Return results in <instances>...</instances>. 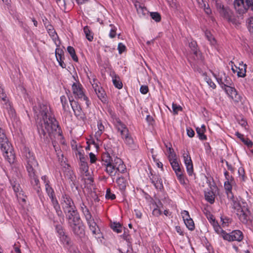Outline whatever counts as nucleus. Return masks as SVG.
<instances>
[{
	"instance_id": "nucleus-1",
	"label": "nucleus",
	"mask_w": 253,
	"mask_h": 253,
	"mask_svg": "<svg viewBox=\"0 0 253 253\" xmlns=\"http://www.w3.org/2000/svg\"><path fill=\"white\" fill-rule=\"evenodd\" d=\"M34 110L37 119L39 120L37 123V127L41 138L46 143L51 140L55 151H59L56 140L62 138V132L51 112L50 107L46 104H40L38 107L34 108Z\"/></svg>"
},
{
	"instance_id": "nucleus-45",
	"label": "nucleus",
	"mask_w": 253,
	"mask_h": 253,
	"mask_svg": "<svg viewBox=\"0 0 253 253\" xmlns=\"http://www.w3.org/2000/svg\"><path fill=\"white\" fill-rule=\"evenodd\" d=\"M230 97L235 102H239L241 100V96L238 94L236 90L235 91L234 94H231Z\"/></svg>"
},
{
	"instance_id": "nucleus-25",
	"label": "nucleus",
	"mask_w": 253,
	"mask_h": 253,
	"mask_svg": "<svg viewBox=\"0 0 253 253\" xmlns=\"http://www.w3.org/2000/svg\"><path fill=\"white\" fill-rule=\"evenodd\" d=\"M80 170L83 174L85 176L89 175L88 167L86 162L83 161L82 163L81 164Z\"/></svg>"
},
{
	"instance_id": "nucleus-16",
	"label": "nucleus",
	"mask_w": 253,
	"mask_h": 253,
	"mask_svg": "<svg viewBox=\"0 0 253 253\" xmlns=\"http://www.w3.org/2000/svg\"><path fill=\"white\" fill-rule=\"evenodd\" d=\"M234 7L239 14H243L246 12V7L244 0H234Z\"/></svg>"
},
{
	"instance_id": "nucleus-51",
	"label": "nucleus",
	"mask_w": 253,
	"mask_h": 253,
	"mask_svg": "<svg viewBox=\"0 0 253 253\" xmlns=\"http://www.w3.org/2000/svg\"><path fill=\"white\" fill-rule=\"evenodd\" d=\"M205 80L212 88L214 89L216 87L215 84L211 81V79L208 77L206 75H205Z\"/></svg>"
},
{
	"instance_id": "nucleus-10",
	"label": "nucleus",
	"mask_w": 253,
	"mask_h": 253,
	"mask_svg": "<svg viewBox=\"0 0 253 253\" xmlns=\"http://www.w3.org/2000/svg\"><path fill=\"white\" fill-rule=\"evenodd\" d=\"M169 162L180 182L181 184H183L184 183L183 175L177 159L172 160Z\"/></svg>"
},
{
	"instance_id": "nucleus-32",
	"label": "nucleus",
	"mask_w": 253,
	"mask_h": 253,
	"mask_svg": "<svg viewBox=\"0 0 253 253\" xmlns=\"http://www.w3.org/2000/svg\"><path fill=\"white\" fill-rule=\"evenodd\" d=\"M205 36L211 45H214L216 44V42L210 31H206L205 32Z\"/></svg>"
},
{
	"instance_id": "nucleus-19",
	"label": "nucleus",
	"mask_w": 253,
	"mask_h": 253,
	"mask_svg": "<svg viewBox=\"0 0 253 253\" xmlns=\"http://www.w3.org/2000/svg\"><path fill=\"white\" fill-rule=\"evenodd\" d=\"M235 67L238 70H236L237 72V75L239 77H245L246 76V69H247V65L243 64V62H241L239 64V66L237 67L236 66Z\"/></svg>"
},
{
	"instance_id": "nucleus-46",
	"label": "nucleus",
	"mask_w": 253,
	"mask_h": 253,
	"mask_svg": "<svg viewBox=\"0 0 253 253\" xmlns=\"http://www.w3.org/2000/svg\"><path fill=\"white\" fill-rule=\"evenodd\" d=\"M226 93L230 97L231 94L234 93L235 91L236 90L234 87H232L231 85L228 87H225L223 88Z\"/></svg>"
},
{
	"instance_id": "nucleus-13",
	"label": "nucleus",
	"mask_w": 253,
	"mask_h": 253,
	"mask_svg": "<svg viewBox=\"0 0 253 253\" xmlns=\"http://www.w3.org/2000/svg\"><path fill=\"white\" fill-rule=\"evenodd\" d=\"M64 212L68 221L80 216L74 204L68 208L67 211L66 210H64Z\"/></svg>"
},
{
	"instance_id": "nucleus-40",
	"label": "nucleus",
	"mask_w": 253,
	"mask_h": 253,
	"mask_svg": "<svg viewBox=\"0 0 253 253\" xmlns=\"http://www.w3.org/2000/svg\"><path fill=\"white\" fill-rule=\"evenodd\" d=\"M12 186L16 196L18 197V195H20L21 192L19 184L14 182L13 183H12Z\"/></svg>"
},
{
	"instance_id": "nucleus-31",
	"label": "nucleus",
	"mask_w": 253,
	"mask_h": 253,
	"mask_svg": "<svg viewBox=\"0 0 253 253\" xmlns=\"http://www.w3.org/2000/svg\"><path fill=\"white\" fill-rule=\"evenodd\" d=\"M112 78L114 85L119 89L122 88L123 87V84L120 81L119 77L115 75V76H113Z\"/></svg>"
},
{
	"instance_id": "nucleus-26",
	"label": "nucleus",
	"mask_w": 253,
	"mask_h": 253,
	"mask_svg": "<svg viewBox=\"0 0 253 253\" xmlns=\"http://www.w3.org/2000/svg\"><path fill=\"white\" fill-rule=\"evenodd\" d=\"M97 127L98 130L95 132V137L97 139L100 137V136L102 134L104 130V126L102 125V123L100 122H98L97 123Z\"/></svg>"
},
{
	"instance_id": "nucleus-24",
	"label": "nucleus",
	"mask_w": 253,
	"mask_h": 253,
	"mask_svg": "<svg viewBox=\"0 0 253 253\" xmlns=\"http://www.w3.org/2000/svg\"><path fill=\"white\" fill-rule=\"evenodd\" d=\"M53 206L56 211V212L58 216H61L62 215V212L60 209V206L58 203L57 200L53 197V198H50Z\"/></svg>"
},
{
	"instance_id": "nucleus-44",
	"label": "nucleus",
	"mask_w": 253,
	"mask_h": 253,
	"mask_svg": "<svg viewBox=\"0 0 253 253\" xmlns=\"http://www.w3.org/2000/svg\"><path fill=\"white\" fill-rule=\"evenodd\" d=\"M150 16L151 18L157 22L161 20V15L158 12H151Z\"/></svg>"
},
{
	"instance_id": "nucleus-8",
	"label": "nucleus",
	"mask_w": 253,
	"mask_h": 253,
	"mask_svg": "<svg viewBox=\"0 0 253 253\" xmlns=\"http://www.w3.org/2000/svg\"><path fill=\"white\" fill-rule=\"evenodd\" d=\"M72 88L73 93L75 97L85 101L87 106H88V100L87 97L84 94L82 85L79 83H74L72 85Z\"/></svg>"
},
{
	"instance_id": "nucleus-12",
	"label": "nucleus",
	"mask_w": 253,
	"mask_h": 253,
	"mask_svg": "<svg viewBox=\"0 0 253 253\" xmlns=\"http://www.w3.org/2000/svg\"><path fill=\"white\" fill-rule=\"evenodd\" d=\"M238 208L237 210V215H238L240 221L243 223H247L249 219V211L248 210L244 211L241 207L238 205L236 207Z\"/></svg>"
},
{
	"instance_id": "nucleus-6",
	"label": "nucleus",
	"mask_w": 253,
	"mask_h": 253,
	"mask_svg": "<svg viewBox=\"0 0 253 253\" xmlns=\"http://www.w3.org/2000/svg\"><path fill=\"white\" fill-rule=\"evenodd\" d=\"M68 223L75 235L80 237L84 235V226L81 222L80 216L68 221Z\"/></svg>"
},
{
	"instance_id": "nucleus-5",
	"label": "nucleus",
	"mask_w": 253,
	"mask_h": 253,
	"mask_svg": "<svg viewBox=\"0 0 253 253\" xmlns=\"http://www.w3.org/2000/svg\"><path fill=\"white\" fill-rule=\"evenodd\" d=\"M112 163L106 168V171L111 176H115L119 173H124L126 170V168L122 160L117 157H114Z\"/></svg>"
},
{
	"instance_id": "nucleus-62",
	"label": "nucleus",
	"mask_w": 253,
	"mask_h": 253,
	"mask_svg": "<svg viewBox=\"0 0 253 253\" xmlns=\"http://www.w3.org/2000/svg\"><path fill=\"white\" fill-rule=\"evenodd\" d=\"M89 158H90V162L91 163H94L96 161V156L95 155L92 153H89Z\"/></svg>"
},
{
	"instance_id": "nucleus-59",
	"label": "nucleus",
	"mask_w": 253,
	"mask_h": 253,
	"mask_svg": "<svg viewBox=\"0 0 253 253\" xmlns=\"http://www.w3.org/2000/svg\"><path fill=\"white\" fill-rule=\"evenodd\" d=\"M0 98L3 101H6V95L3 92V89L0 86Z\"/></svg>"
},
{
	"instance_id": "nucleus-42",
	"label": "nucleus",
	"mask_w": 253,
	"mask_h": 253,
	"mask_svg": "<svg viewBox=\"0 0 253 253\" xmlns=\"http://www.w3.org/2000/svg\"><path fill=\"white\" fill-rule=\"evenodd\" d=\"M45 187L46 191L50 198L54 197V191L48 183H46Z\"/></svg>"
},
{
	"instance_id": "nucleus-22",
	"label": "nucleus",
	"mask_w": 253,
	"mask_h": 253,
	"mask_svg": "<svg viewBox=\"0 0 253 253\" xmlns=\"http://www.w3.org/2000/svg\"><path fill=\"white\" fill-rule=\"evenodd\" d=\"M199 5V6L203 8L205 12L208 15H210L211 13V10L210 8L209 4H207V2L204 0H196Z\"/></svg>"
},
{
	"instance_id": "nucleus-15",
	"label": "nucleus",
	"mask_w": 253,
	"mask_h": 253,
	"mask_svg": "<svg viewBox=\"0 0 253 253\" xmlns=\"http://www.w3.org/2000/svg\"><path fill=\"white\" fill-rule=\"evenodd\" d=\"M217 81L221 85V87L223 89L225 87H228L231 85L232 84L231 79L229 77L226 76L225 74L223 75V77L221 76L220 78H217Z\"/></svg>"
},
{
	"instance_id": "nucleus-63",
	"label": "nucleus",
	"mask_w": 253,
	"mask_h": 253,
	"mask_svg": "<svg viewBox=\"0 0 253 253\" xmlns=\"http://www.w3.org/2000/svg\"><path fill=\"white\" fill-rule=\"evenodd\" d=\"M152 213L154 216H158L161 214V211L159 209L156 208L153 211Z\"/></svg>"
},
{
	"instance_id": "nucleus-14",
	"label": "nucleus",
	"mask_w": 253,
	"mask_h": 253,
	"mask_svg": "<svg viewBox=\"0 0 253 253\" xmlns=\"http://www.w3.org/2000/svg\"><path fill=\"white\" fill-rule=\"evenodd\" d=\"M70 104L74 112L75 115L76 117L80 118V119H83L84 117V115L83 114V112L82 111V108L79 103L74 100H70Z\"/></svg>"
},
{
	"instance_id": "nucleus-11",
	"label": "nucleus",
	"mask_w": 253,
	"mask_h": 253,
	"mask_svg": "<svg viewBox=\"0 0 253 253\" xmlns=\"http://www.w3.org/2000/svg\"><path fill=\"white\" fill-rule=\"evenodd\" d=\"M183 157L186 169L189 175H192L193 172V166L191 157L188 152H184L183 153Z\"/></svg>"
},
{
	"instance_id": "nucleus-20",
	"label": "nucleus",
	"mask_w": 253,
	"mask_h": 253,
	"mask_svg": "<svg viewBox=\"0 0 253 253\" xmlns=\"http://www.w3.org/2000/svg\"><path fill=\"white\" fill-rule=\"evenodd\" d=\"M224 174L227 180V181H225L224 183V188L226 190V192L231 191L232 186L234 184V182L233 180L231 179L230 180L229 175L227 171L225 172Z\"/></svg>"
},
{
	"instance_id": "nucleus-49",
	"label": "nucleus",
	"mask_w": 253,
	"mask_h": 253,
	"mask_svg": "<svg viewBox=\"0 0 253 253\" xmlns=\"http://www.w3.org/2000/svg\"><path fill=\"white\" fill-rule=\"evenodd\" d=\"M221 220L222 221V225L223 227L228 226L231 220L230 218L226 217H221Z\"/></svg>"
},
{
	"instance_id": "nucleus-21",
	"label": "nucleus",
	"mask_w": 253,
	"mask_h": 253,
	"mask_svg": "<svg viewBox=\"0 0 253 253\" xmlns=\"http://www.w3.org/2000/svg\"><path fill=\"white\" fill-rule=\"evenodd\" d=\"M151 180L152 182L157 189H161L163 188L162 180L159 178V176L157 175L153 176Z\"/></svg>"
},
{
	"instance_id": "nucleus-54",
	"label": "nucleus",
	"mask_w": 253,
	"mask_h": 253,
	"mask_svg": "<svg viewBox=\"0 0 253 253\" xmlns=\"http://www.w3.org/2000/svg\"><path fill=\"white\" fill-rule=\"evenodd\" d=\"M61 102L62 104L63 109L64 111L66 110V105L67 104V100L66 97L63 95L60 97Z\"/></svg>"
},
{
	"instance_id": "nucleus-47",
	"label": "nucleus",
	"mask_w": 253,
	"mask_h": 253,
	"mask_svg": "<svg viewBox=\"0 0 253 253\" xmlns=\"http://www.w3.org/2000/svg\"><path fill=\"white\" fill-rule=\"evenodd\" d=\"M226 194H227V198L231 200L234 203V208H236L238 206V205H239V204L235 202V198H234V197L232 192L231 191L227 192H226Z\"/></svg>"
},
{
	"instance_id": "nucleus-3",
	"label": "nucleus",
	"mask_w": 253,
	"mask_h": 253,
	"mask_svg": "<svg viewBox=\"0 0 253 253\" xmlns=\"http://www.w3.org/2000/svg\"><path fill=\"white\" fill-rule=\"evenodd\" d=\"M0 146L5 159L9 163H13L15 159L13 148L6 137L3 130L1 128H0Z\"/></svg>"
},
{
	"instance_id": "nucleus-60",
	"label": "nucleus",
	"mask_w": 253,
	"mask_h": 253,
	"mask_svg": "<svg viewBox=\"0 0 253 253\" xmlns=\"http://www.w3.org/2000/svg\"><path fill=\"white\" fill-rule=\"evenodd\" d=\"M181 215L182 216V217L183 218V220H186V218H189L190 215L189 214V212L186 211H183L181 212Z\"/></svg>"
},
{
	"instance_id": "nucleus-28",
	"label": "nucleus",
	"mask_w": 253,
	"mask_h": 253,
	"mask_svg": "<svg viewBox=\"0 0 253 253\" xmlns=\"http://www.w3.org/2000/svg\"><path fill=\"white\" fill-rule=\"evenodd\" d=\"M96 94H97L98 97L103 102H105L106 101V98L105 97V93L103 89L101 88H97L96 91H95Z\"/></svg>"
},
{
	"instance_id": "nucleus-2",
	"label": "nucleus",
	"mask_w": 253,
	"mask_h": 253,
	"mask_svg": "<svg viewBox=\"0 0 253 253\" xmlns=\"http://www.w3.org/2000/svg\"><path fill=\"white\" fill-rule=\"evenodd\" d=\"M24 159L26 162V168L28 175L30 178L31 183L35 188L39 192L41 188L39 185V180L37 175L38 163L35 159L33 153L29 148L25 147L23 151Z\"/></svg>"
},
{
	"instance_id": "nucleus-35",
	"label": "nucleus",
	"mask_w": 253,
	"mask_h": 253,
	"mask_svg": "<svg viewBox=\"0 0 253 253\" xmlns=\"http://www.w3.org/2000/svg\"><path fill=\"white\" fill-rule=\"evenodd\" d=\"M187 227L190 230H193L195 228L194 223L192 218H186L184 220Z\"/></svg>"
},
{
	"instance_id": "nucleus-53",
	"label": "nucleus",
	"mask_w": 253,
	"mask_h": 253,
	"mask_svg": "<svg viewBox=\"0 0 253 253\" xmlns=\"http://www.w3.org/2000/svg\"><path fill=\"white\" fill-rule=\"evenodd\" d=\"M110 26L111 27V29L109 33V37L111 38H114L116 35L117 28L112 24H110Z\"/></svg>"
},
{
	"instance_id": "nucleus-55",
	"label": "nucleus",
	"mask_w": 253,
	"mask_h": 253,
	"mask_svg": "<svg viewBox=\"0 0 253 253\" xmlns=\"http://www.w3.org/2000/svg\"><path fill=\"white\" fill-rule=\"evenodd\" d=\"M246 0V11L249 7L251 8L252 10L253 11V0Z\"/></svg>"
},
{
	"instance_id": "nucleus-56",
	"label": "nucleus",
	"mask_w": 253,
	"mask_h": 253,
	"mask_svg": "<svg viewBox=\"0 0 253 253\" xmlns=\"http://www.w3.org/2000/svg\"><path fill=\"white\" fill-rule=\"evenodd\" d=\"M248 28L251 32L253 33V18L251 17L249 19Z\"/></svg>"
},
{
	"instance_id": "nucleus-33",
	"label": "nucleus",
	"mask_w": 253,
	"mask_h": 253,
	"mask_svg": "<svg viewBox=\"0 0 253 253\" xmlns=\"http://www.w3.org/2000/svg\"><path fill=\"white\" fill-rule=\"evenodd\" d=\"M189 46L191 49L193 50L194 54L198 57V56H201V52L197 49V43L196 42L193 41L189 43Z\"/></svg>"
},
{
	"instance_id": "nucleus-4",
	"label": "nucleus",
	"mask_w": 253,
	"mask_h": 253,
	"mask_svg": "<svg viewBox=\"0 0 253 253\" xmlns=\"http://www.w3.org/2000/svg\"><path fill=\"white\" fill-rule=\"evenodd\" d=\"M114 122L118 129L120 132L122 137L124 139L126 144L131 149H135L137 147L134 143V140L128 133V130L125 125L122 123L118 118H115L114 119Z\"/></svg>"
},
{
	"instance_id": "nucleus-18",
	"label": "nucleus",
	"mask_w": 253,
	"mask_h": 253,
	"mask_svg": "<svg viewBox=\"0 0 253 253\" xmlns=\"http://www.w3.org/2000/svg\"><path fill=\"white\" fill-rule=\"evenodd\" d=\"M215 6L217 10L221 15L226 16L228 14L227 8L224 7L220 1H215Z\"/></svg>"
},
{
	"instance_id": "nucleus-52",
	"label": "nucleus",
	"mask_w": 253,
	"mask_h": 253,
	"mask_svg": "<svg viewBox=\"0 0 253 253\" xmlns=\"http://www.w3.org/2000/svg\"><path fill=\"white\" fill-rule=\"evenodd\" d=\"M172 108L173 113L174 114H177L179 111H182V108L180 106L177 105V104L174 103L172 104Z\"/></svg>"
},
{
	"instance_id": "nucleus-58",
	"label": "nucleus",
	"mask_w": 253,
	"mask_h": 253,
	"mask_svg": "<svg viewBox=\"0 0 253 253\" xmlns=\"http://www.w3.org/2000/svg\"><path fill=\"white\" fill-rule=\"evenodd\" d=\"M140 90L142 94H145L148 92V87L147 85H142Z\"/></svg>"
},
{
	"instance_id": "nucleus-9",
	"label": "nucleus",
	"mask_w": 253,
	"mask_h": 253,
	"mask_svg": "<svg viewBox=\"0 0 253 253\" xmlns=\"http://www.w3.org/2000/svg\"><path fill=\"white\" fill-rule=\"evenodd\" d=\"M243 235L242 232L240 230H234L230 234L226 233L224 239L228 241H237L240 242L242 240Z\"/></svg>"
},
{
	"instance_id": "nucleus-7",
	"label": "nucleus",
	"mask_w": 253,
	"mask_h": 253,
	"mask_svg": "<svg viewBox=\"0 0 253 253\" xmlns=\"http://www.w3.org/2000/svg\"><path fill=\"white\" fill-rule=\"evenodd\" d=\"M85 218L87 224L89 226L90 230L92 231V234L97 235L100 233V230L94 220L89 210H85L82 212Z\"/></svg>"
},
{
	"instance_id": "nucleus-41",
	"label": "nucleus",
	"mask_w": 253,
	"mask_h": 253,
	"mask_svg": "<svg viewBox=\"0 0 253 253\" xmlns=\"http://www.w3.org/2000/svg\"><path fill=\"white\" fill-rule=\"evenodd\" d=\"M196 131H197V133L198 135L199 138L201 140H205L207 139V137L204 134L205 131L203 130V129H201L199 127H197Z\"/></svg>"
},
{
	"instance_id": "nucleus-64",
	"label": "nucleus",
	"mask_w": 253,
	"mask_h": 253,
	"mask_svg": "<svg viewBox=\"0 0 253 253\" xmlns=\"http://www.w3.org/2000/svg\"><path fill=\"white\" fill-rule=\"evenodd\" d=\"M56 230L57 232L59 233V236L64 233V232L62 229V227L60 225H58L56 226Z\"/></svg>"
},
{
	"instance_id": "nucleus-39",
	"label": "nucleus",
	"mask_w": 253,
	"mask_h": 253,
	"mask_svg": "<svg viewBox=\"0 0 253 253\" xmlns=\"http://www.w3.org/2000/svg\"><path fill=\"white\" fill-rule=\"evenodd\" d=\"M84 32L85 35L86 39L88 41H91L93 38V35L87 26H86L84 28Z\"/></svg>"
},
{
	"instance_id": "nucleus-36",
	"label": "nucleus",
	"mask_w": 253,
	"mask_h": 253,
	"mask_svg": "<svg viewBox=\"0 0 253 253\" xmlns=\"http://www.w3.org/2000/svg\"><path fill=\"white\" fill-rule=\"evenodd\" d=\"M7 98H6V101H3L5 103V105L6 106V109L7 110V111L10 115V116L12 118L14 117L15 116V111L12 108V107L11 106L10 104L9 103H7Z\"/></svg>"
},
{
	"instance_id": "nucleus-29",
	"label": "nucleus",
	"mask_w": 253,
	"mask_h": 253,
	"mask_svg": "<svg viewBox=\"0 0 253 253\" xmlns=\"http://www.w3.org/2000/svg\"><path fill=\"white\" fill-rule=\"evenodd\" d=\"M114 157H111L108 153L105 154L103 156V161L105 163V165L106 166V168L109 166L111 164L112 162H113L114 160Z\"/></svg>"
},
{
	"instance_id": "nucleus-48",
	"label": "nucleus",
	"mask_w": 253,
	"mask_h": 253,
	"mask_svg": "<svg viewBox=\"0 0 253 253\" xmlns=\"http://www.w3.org/2000/svg\"><path fill=\"white\" fill-rule=\"evenodd\" d=\"M63 54V51L62 49L59 48H56L55 50V55L57 61L61 60L62 59V55Z\"/></svg>"
},
{
	"instance_id": "nucleus-17",
	"label": "nucleus",
	"mask_w": 253,
	"mask_h": 253,
	"mask_svg": "<svg viewBox=\"0 0 253 253\" xmlns=\"http://www.w3.org/2000/svg\"><path fill=\"white\" fill-rule=\"evenodd\" d=\"M61 204L63 211L66 210V211L68 208L74 204L72 200L66 195L63 196Z\"/></svg>"
},
{
	"instance_id": "nucleus-43",
	"label": "nucleus",
	"mask_w": 253,
	"mask_h": 253,
	"mask_svg": "<svg viewBox=\"0 0 253 253\" xmlns=\"http://www.w3.org/2000/svg\"><path fill=\"white\" fill-rule=\"evenodd\" d=\"M61 241L64 244L70 245L71 244V240L69 237L65 234V233L60 236Z\"/></svg>"
},
{
	"instance_id": "nucleus-27",
	"label": "nucleus",
	"mask_w": 253,
	"mask_h": 253,
	"mask_svg": "<svg viewBox=\"0 0 253 253\" xmlns=\"http://www.w3.org/2000/svg\"><path fill=\"white\" fill-rule=\"evenodd\" d=\"M205 196L206 200L210 203L212 204L214 202V194L212 191L206 192Z\"/></svg>"
},
{
	"instance_id": "nucleus-23",
	"label": "nucleus",
	"mask_w": 253,
	"mask_h": 253,
	"mask_svg": "<svg viewBox=\"0 0 253 253\" xmlns=\"http://www.w3.org/2000/svg\"><path fill=\"white\" fill-rule=\"evenodd\" d=\"M212 225L215 231L224 239V235H226V233L222 230L218 223L215 221L214 219L212 220Z\"/></svg>"
},
{
	"instance_id": "nucleus-57",
	"label": "nucleus",
	"mask_w": 253,
	"mask_h": 253,
	"mask_svg": "<svg viewBox=\"0 0 253 253\" xmlns=\"http://www.w3.org/2000/svg\"><path fill=\"white\" fill-rule=\"evenodd\" d=\"M126 46L122 43H119L118 46V49L120 54H121L126 49Z\"/></svg>"
},
{
	"instance_id": "nucleus-34",
	"label": "nucleus",
	"mask_w": 253,
	"mask_h": 253,
	"mask_svg": "<svg viewBox=\"0 0 253 253\" xmlns=\"http://www.w3.org/2000/svg\"><path fill=\"white\" fill-rule=\"evenodd\" d=\"M67 51L69 52V53L70 54L73 60L76 62H78V58L76 54L74 48L71 46H69L67 47Z\"/></svg>"
},
{
	"instance_id": "nucleus-61",
	"label": "nucleus",
	"mask_w": 253,
	"mask_h": 253,
	"mask_svg": "<svg viewBox=\"0 0 253 253\" xmlns=\"http://www.w3.org/2000/svg\"><path fill=\"white\" fill-rule=\"evenodd\" d=\"M187 134L190 137H193L195 135V132L192 129L188 128H187Z\"/></svg>"
},
{
	"instance_id": "nucleus-50",
	"label": "nucleus",
	"mask_w": 253,
	"mask_h": 253,
	"mask_svg": "<svg viewBox=\"0 0 253 253\" xmlns=\"http://www.w3.org/2000/svg\"><path fill=\"white\" fill-rule=\"evenodd\" d=\"M105 197L107 199L114 200L116 198V196L112 193L110 189L108 188L106 190Z\"/></svg>"
},
{
	"instance_id": "nucleus-30",
	"label": "nucleus",
	"mask_w": 253,
	"mask_h": 253,
	"mask_svg": "<svg viewBox=\"0 0 253 253\" xmlns=\"http://www.w3.org/2000/svg\"><path fill=\"white\" fill-rule=\"evenodd\" d=\"M116 182L117 183L119 188L121 190H124L126 187V181L125 178L123 177H119L117 180Z\"/></svg>"
},
{
	"instance_id": "nucleus-37",
	"label": "nucleus",
	"mask_w": 253,
	"mask_h": 253,
	"mask_svg": "<svg viewBox=\"0 0 253 253\" xmlns=\"http://www.w3.org/2000/svg\"><path fill=\"white\" fill-rule=\"evenodd\" d=\"M169 149V156H168V159L169 161H171L172 160H176V155L175 153L174 152L173 149L170 147H169L168 148Z\"/></svg>"
},
{
	"instance_id": "nucleus-38",
	"label": "nucleus",
	"mask_w": 253,
	"mask_h": 253,
	"mask_svg": "<svg viewBox=\"0 0 253 253\" xmlns=\"http://www.w3.org/2000/svg\"><path fill=\"white\" fill-rule=\"evenodd\" d=\"M112 229L118 233H121L122 230V227L119 223L114 222L111 224Z\"/></svg>"
}]
</instances>
